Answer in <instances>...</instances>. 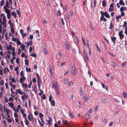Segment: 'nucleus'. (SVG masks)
I'll return each instance as SVG.
<instances>
[{
	"mask_svg": "<svg viewBox=\"0 0 127 127\" xmlns=\"http://www.w3.org/2000/svg\"><path fill=\"white\" fill-rule=\"evenodd\" d=\"M4 6H5V8H6L7 7L9 8V3L7 0H6L5 5Z\"/></svg>",
	"mask_w": 127,
	"mask_h": 127,
	"instance_id": "12",
	"label": "nucleus"
},
{
	"mask_svg": "<svg viewBox=\"0 0 127 127\" xmlns=\"http://www.w3.org/2000/svg\"><path fill=\"white\" fill-rule=\"evenodd\" d=\"M39 114V117L41 118H42L43 117V114L42 113H40Z\"/></svg>",
	"mask_w": 127,
	"mask_h": 127,
	"instance_id": "53",
	"label": "nucleus"
},
{
	"mask_svg": "<svg viewBox=\"0 0 127 127\" xmlns=\"http://www.w3.org/2000/svg\"><path fill=\"white\" fill-rule=\"evenodd\" d=\"M4 81L2 79L1 81V82L0 83V84H1V85L2 86L4 84Z\"/></svg>",
	"mask_w": 127,
	"mask_h": 127,
	"instance_id": "50",
	"label": "nucleus"
},
{
	"mask_svg": "<svg viewBox=\"0 0 127 127\" xmlns=\"http://www.w3.org/2000/svg\"><path fill=\"white\" fill-rule=\"evenodd\" d=\"M72 73L74 75H75L76 73V70L75 69V67L74 65H73L72 67Z\"/></svg>",
	"mask_w": 127,
	"mask_h": 127,
	"instance_id": "4",
	"label": "nucleus"
},
{
	"mask_svg": "<svg viewBox=\"0 0 127 127\" xmlns=\"http://www.w3.org/2000/svg\"><path fill=\"white\" fill-rule=\"evenodd\" d=\"M26 71L27 72H31V70L30 68H28L27 67H26Z\"/></svg>",
	"mask_w": 127,
	"mask_h": 127,
	"instance_id": "35",
	"label": "nucleus"
},
{
	"mask_svg": "<svg viewBox=\"0 0 127 127\" xmlns=\"http://www.w3.org/2000/svg\"><path fill=\"white\" fill-rule=\"evenodd\" d=\"M17 92L18 93L22 95L23 94V92L22 91H21L20 89H17Z\"/></svg>",
	"mask_w": 127,
	"mask_h": 127,
	"instance_id": "18",
	"label": "nucleus"
},
{
	"mask_svg": "<svg viewBox=\"0 0 127 127\" xmlns=\"http://www.w3.org/2000/svg\"><path fill=\"white\" fill-rule=\"evenodd\" d=\"M17 44L18 45H21V43L19 40H18L17 41Z\"/></svg>",
	"mask_w": 127,
	"mask_h": 127,
	"instance_id": "46",
	"label": "nucleus"
},
{
	"mask_svg": "<svg viewBox=\"0 0 127 127\" xmlns=\"http://www.w3.org/2000/svg\"><path fill=\"white\" fill-rule=\"evenodd\" d=\"M21 47L22 50H23L25 49V46L24 44H23L21 46Z\"/></svg>",
	"mask_w": 127,
	"mask_h": 127,
	"instance_id": "32",
	"label": "nucleus"
},
{
	"mask_svg": "<svg viewBox=\"0 0 127 127\" xmlns=\"http://www.w3.org/2000/svg\"><path fill=\"white\" fill-rule=\"evenodd\" d=\"M123 33V32L122 31H120L119 32V35L120 39H122L124 37V35L122 34Z\"/></svg>",
	"mask_w": 127,
	"mask_h": 127,
	"instance_id": "6",
	"label": "nucleus"
},
{
	"mask_svg": "<svg viewBox=\"0 0 127 127\" xmlns=\"http://www.w3.org/2000/svg\"><path fill=\"white\" fill-rule=\"evenodd\" d=\"M55 91L56 92L57 94L58 95H60V91H59V88L55 89Z\"/></svg>",
	"mask_w": 127,
	"mask_h": 127,
	"instance_id": "17",
	"label": "nucleus"
},
{
	"mask_svg": "<svg viewBox=\"0 0 127 127\" xmlns=\"http://www.w3.org/2000/svg\"><path fill=\"white\" fill-rule=\"evenodd\" d=\"M104 15L107 18H109L110 16L108 14L107 12H105L104 13Z\"/></svg>",
	"mask_w": 127,
	"mask_h": 127,
	"instance_id": "19",
	"label": "nucleus"
},
{
	"mask_svg": "<svg viewBox=\"0 0 127 127\" xmlns=\"http://www.w3.org/2000/svg\"><path fill=\"white\" fill-rule=\"evenodd\" d=\"M124 10L123 7H121L120 8V10L121 12H123Z\"/></svg>",
	"mask_w": 127,
	"mask_h": 127,
	"instance_id": "59",
	"label": "nucleus"
},
{
	"mask_svg": "<svg viewBox=\"0 0 127 127\" xmlns=\"http://www.w3.org/2000/svg\"><path fill=\"white\" fill-rule=\"evenodd\" d=\"M8 104L11 108H13L14 107V104L12 102H9Z\"/></svg>",
	"mask_w": 127,
	"mask_h": 127,
	"instance_id": "15",
	"label": "nucleus"
},
{
	"mask_svg": "<svg viewBox=\"0 0 127 127\" xmlns=\"http://www.w3.org/2000/svg\"><path fill=\"white\" fill-rule=\"evenodd\" d=\"M68 20H69L70 17L69 14L68 13H66L65 14Z\"/></svg>",
	"mask_w": 127,
	"mask_h": 127,
	"instance_id": "30",
	"label": "nucleus"
},
{
	"mask_svg": "<svg viewBox=\"0 0 127 127\" xmlns=\"http://www.w3.org/2000/svg\"><path fill=\"white\" fill-rule=\"evenodd\" d=\"M65 47L67 49H69L70 47V44L67 41H65Z\"/></svg>",
	"mask_w": 127,
	"mask_h": 127,
	"instance_id": "9",
	"label": "nucleus"
},
{
	"mask_svg": "<svg viewBox=\"0 0 127 127\" xmlns=\"http://www.w3.org/2000/svg\"><path fill=\"white\" fill-rule=\"evenodd\" d=\"M22 86L23 87H24L25 88H27L28 86L27 84H24V82L22 83Z\"/></svg>",
	"mask_w": 127,
	"mask_h": 127,
	"instance_id": "20",
	"label": "nucleus"
},
{
	"mask_svg": "<svg viewBox=\"0 0 127 127\" xmlns=\"http://www.w3.org/2000/svg\"><path fill=\"white\" fill-rule=\"evenodd\" d=\"M14 98L12 97H10L9 98V101H13Z\"/></svg>",
	"mask_w": 127,
	"mask_h": 127,
	"instance_id": "47",
	"label": "nucleus"
},
{
	"mask_svg": "<svg viewBox=\"0 0 127 127\" xmlns=\"http://www.w3.org/2000/svg\"><path fill=\"white\" fill-rule=\"evenodd\" d=\"M11 31L12 33L13 34H14V29H11Z\"/></svg>",
	"mask_w": 127,
	"mask_h": 127,
	"instance_id": "63",
	"label": "nucleus"
},
{
	"mask_svg": "<svg viewBox=\"0 0 127 127\" xmlns=\"http://www.w3.org/2000/svg\"><path fill=\"white\" fill-rule=\"evenodd\" d=\"M36 76L37 78V82L38 88H39L41 87V80L39 75L37 73Z\"/></svg>",
	"mask_w": 127,
	"mask_h": 127,
	"instance_id": "1",
	"label": "nucleus"
},
{
	"mask_svg": "<svg viewBox=\"0 0 127 127\" xmlns=\"http://www.w3.org/2000/svg\"><path fill=\"white\" fill-rule=\"evenodd\" d=\"M52 85L53 88L55 89L59 88L58 84L57 82H56L55 83L54 82L53 83Z\"/></svg>",
	"mask_w": 127,
	"mask_h": 127,
	"instance_id": "3",
	"label": "nucleus"
},
{
	"mask_svg": "<svg viewBox=\"0 0 127 127\" xmlns=\"http://www.w3.org/2000/svg\"><path fill=\"white\" fill-rule=\"evenodd\" d=\"M42 97L44 99H46V97L45 95L44 94L42 96Z\"/></svg>",
	"mask_w": 127,
	"mask_h": 127,
	"instance_id": "55",
	"label": "nucleus"
},
{
	"mask_svg": "<svg viewBox=\"0 0 127 127\" xmlns=\"http://www.w3.org/2000/svg\"><path fill=\"white\" fill-rule=\"evenodd\" d=\"M7 114H9V113H10V111L9 109H8V110H5V111Z\"/></svg>",
	"mask_w": 127,
	"mask_h": 127,
	"instance_id": "51",
	"label": "nucleus"
},
{
	"mask_svg": "<svg viewBox=\"0 0 127 127\" xmlns=\"http://www.w3.org/2000/svg\"><path fill=\"white\" fill-rule=\"evenodd\" d=\"M69 81V79H66L64 80V82L65 84H67L68 83Z\"/></svg>",
	"mask_w": 127,
	"mask_h": 127,
	"instance_id": "27",
	"label": "nucleus"
},
{
	"mask_svg": "<svg viewBox=\"0 0 127 127\" xmlns=\"http://www.w3.org/2000/svg\"><path fill=\"white\" fill-rule=\"evenodd\" d=\"M43 93V91L42 90H41L40 91V93H39V95H41Z\"/></svg>",
	"mask_w": 127,
	"mask_h": 127,
	"instance_id": "60",
	"label": "nucleus"
},
{
	"mask_svg": "<svg viewBox=\"0 0 127 127\" xmlns=\"http://www.w3.org/2000/svg\"><path fill=\"white\" fill-rule=\"evenodd\" d=\"M16 61L17 63L18 64L19 63V59L18 58H17L16 59Z\"/></svg>",
	"mask_w": 127,
	"mask_h": 127,
	"instance_id": "52",
	"label": "nucleus"
},
{
	"mask_svg": "<svg viewBox=\"0 0 127 127\" xmlns=\"http://www.w3.org/2000/svg\"><path fill=\"white\" fill-rule=\"evenodd\" d=\"M25 123L28 126L29 125V121L27 119V118H26L25 119Z\"/></svg>",
	"mask_w": 127,
	"mask_h": 127,
	"instance_id": "26",
	"label": "nucleus"
},
{
	"mask_svg": "<svg viewBox=\"0 0 127 127\" xmlns=\"http://www.w3.org/2000/svg\"><path fill=\"white\" fill-rule=\"evenodd\" d=\"M11 80L12 82L13 83H16V81L13 77H12L11 78Z\"/></svg>",
	"mask_w": 127,
	"mask_h": 127,
	"instance_id": "43",
	"label": "nucleus"
},
{
	"mask_svg": "<svg viewBox=\"0 0 127 127\" xmlns=\"http://www.w3.org/2000/svg\"><path fill=\"white\" fill-rule=\"evenodd\" d=\"M62 55V53L61 52H60L59 54L57 55V57L58 58H59Z\"/></svg>",
	"mask_w": 127,
	"mask_h": 127,
	"instance_id": "56",
	"label": "nucleus"
},
{
	"mask_svg": "<svg viewBox=\"0 0 127 127\" xmlns=\"http://www.w3.org/2000/svg\"><path fill=\"white\" fill-rule=\"evenodd\" d=\"M95 47L96 48V49L97 50H98L99 51H100V49L99 48L97 44H96V45Z\"/></svg>",
	"mask_w": 127,
	"mask_h": 127,
	"instance_id": "44",
	"label": "nucleus"
},
{
	"mask_svg": "<svg viewBox=\"0 0 127 127\" xmlns=\"http://www.w3.org/2000/svg\"><path fill=\"white\" fill-rule=\"evenodd\" d=\"M9 84L11 87H12L13 89H14L16 87V85L12 84L11 82H9Z\"/></svg>",
	"mask_w": 127,
	"mask_h": 127,
	"instance_id": "16",
	"label": "nucleus"
},
{
	"mask_svg": "<svg viewBox=\"0 0 127 127\" xmlns=\"http://www.w3.org/2000/svg\"><path fill=\"white\" fill-rule=\"evenodd\" d=\"M3 8L5 12L7 14H11V11L10 10L8 9L7 8H5V6L3 7Z\"/></svg>",
	"mask_w": 127,
	"mask_h": 127,
	"instance_id": "7",
	"label": "nucleus"
},
{
	"mask_svg": "<svg viewBox=\"0 0 127 127\" xmlns=\"http://www.w3.org/2000/svg\"><path fill=\"white\" fill-rule=\"evenodd\" d=\"M3 22H6V17L3 16Z\"/></svg>",
	"mask_w": 127,
	"mask_h": 127,
	"instance_id": "49",
	"label": "nucleus"
},
{
	"mask_svg": "<svg viewBox=\"0 0 127 127\" xmlns=\"http://www.w3.org/2000/svg\"><path fill=\"white\" fill-rule=\"evenodd\" d=\"M106 102V100L105 98L102 99L101 101V102L103 103H105Z\"/></svg>",
	"mask_w": 127,
	"mask_h": 127,
	"instance_id": "29",
	"label": "nucleus"
},
{
	"mask_svg": "<svg viewBox=\"0 0 127 127\" xmlns=\"http://www.w3.org/2000/svg\"><path fill=\"white\" fill-rule=\"evenodd\" d=\"M43 52L46 55L47 54H48V51L47 49H44L43 50Z\"/></svg>",
	"mask_w": 127,
	"mask_h": 127,
	"instance_id": "37",
	"label": "nucleus"
},
{
	"mask_svg": "<svg viewBox=\"0 0 127 127\" xmlns=\"http://www.w3.org/2000/svg\"><path fill=\"white\" fill-rule=\"evenodd\" d=\"M83 90L82 89H80L79 91V93L80 94V95H82L83 94Z\"/></svg>",
	"mask_w": 127,
	"mask_h": 127,
	"instance_id": "38",
	"label": "nucleus"
},
{
	"mask_svg": "<svg viewBox=\"0 0 127 127\" xmlns=\"http://www.w3.org/2000/svg\"><path fill=\"white\" fill-rule=\"evenodd\" d=\"M15 18H16V14L15 12H12L11 14Z\"/></svg>",
	"mask_w": 127,
	"mask_h": 127,
	"instance_id": "24",
	"label": "nucleus"
},
{
	"mask_svg": "<svg viewBox=\"0 0 127 127\" xmlns=\"http://www.w3.org/2000/svg\"><path fill=\"white\" fill-rule=\"evenodd\" d=\"M69 114L73 118L74 117V115L72 114V112H69Z\"/></svg>",
	"mask_w": 127,
	"mask_h": 127,
	"instance_id": "61",
	"label": "nucleus"
},
{
	"mask_svg": "<svg viewBox=\"0 0 127 127\" xmlns=\"http://www.w3.org/2000/svg\"><path fill=\"white\" fill-rule=\"evenodd\" d=\"M85 116L86 117V119L87 120H88L90 118V115L89 114L87 113L85 114Z\"/></svg>",
	"mask_w": 127,
	"mask_h": 127,
	"instance_id": "11",
	"label": "nucleus"
},
{
	"mask_svg": "<svg viewBox=\"0 0 127 127\" xmlns=\"http://www.w3.org/2000/svg\"><path fill=\"white\" fill-rule=\"evenodd\" d=\"M83 98L84 99L85 101H87L88 99V97L87 95H86L84 96Z\"/></svg>",
	"mask_w": 127,
	"mask_h": 127,
	"instance_id": "14",
	"label": "nucleus"
},
{
	"mask_svg": "<svg viewBox=\"0 0 127 127\" xmlns=\"http://www.w3.org/2000/svg\"><path fill=\"white\" fill-rule=\"evenodd\" d=\"M111 39L113 43L114 44H115V41L116 39V38L115 37H112V36L111 37Z\"/></svg>",
	"mask_w": 127,
	"mask_h": 127,
	"instance_id": "13",
	"label": "nucleus"
},
{
	"mask_svg": "<svg viewBox=\"0 0 127 127\" xmlns=\"http://www.w3.org/2000/svg\"><path fill=\"white\" fill-rule=\"evenodd\" d=\"M22 51H21L20 49V48H19L18 49V54L19 55H20V53Z\"/></svg>",
	"mask_w": 127,
	"mask_h": 127,
	"instance_id": "57",
	"label": "nucleus"
},
{
	"mask_svg": "<svg viewBox=\"0 0 127 127\" xmlns=\"http://www.w3.org/2000/svg\"><path fill=\"white\" fill-rule=\"evenodd\" d=\"M1 24L3 26V27L4 28H5L6 27V22H2V23H1Z\"/></svg>",
	"mask_w": 127,
	"mask_h": 127,
	"instance_id": "31",
	"label": "nucleus"
},
{
	"mask_svg": "<svg viewBox=\"0 0 127 127\" xmlns=\"http://www.w3.org/2000/svg\"><path fill=\"white\" fill-rule=\"evenodd\" d=\"M127 25V23L126 21H125L124 23V24L123 26L124 27H126V26Z\"/></svg>",
	"mask_w": 127,
	"mask_h": 127,
	"instance_id": "58",
	"label": "nucleus"
},
{
	"mask_svg": "<svg viewBox=\"0 0 127 127\" xmlns=\"http://www.w3.org/2000/svg\"><path fill=\"white\" fill-rule=\"evenodd\" d=\"M20 75L21 76L23 77H25L24 75V74L23 73V71H22L20 72Z\"/></svg>",
	"mask_w": 127,
	"mask_h": 127,
	"instance_id": "34",
	"label": "nucleus"
},
{
	"mask_svg": "<svg viewBox=\"0 0 127 127\" xmlns=\"http://www.w3.org/2000/svg\"><path fill=\"white\" fill-rule=\"evenodd\" d=\"M106 1L105 0H103L102 1V5L103 7H105L106 5Z\"/></svg>",
	"mask_w": 127,
	"mask_h": 127,
	"instance_id": "21",
	"label": "nucleus"
},
{
	"mask_svg": "<svg viewBox=\"0 0 127 127\" xmlns=\"http://www.w3.org/2000/svg\"><path fill=\"white\" fill-rule=\"evenodd\" d=\"M104 122L106 123L107 122V119L106 117H105L103 120Z\"/></svg>",
	"mask_w": 127,
	"mask_h": 127,
	"instance_id": "41",
	"label": "nucleus"
},
{
	"mask_svg": "<svg viewBox=\"0 0 127 127\" xmlns=\"http://www.w3.org/2000/svg\"><path fill=\"white\" fill-rule=\"evenodd\" d=\"M46 1V3L47 5H50L49 0H45Z\"/></svg>",
	"mask_w": 127,
	"mask_h": 127,
	"instance_id": "45",
	"label": "nucleus"
},
{
	"mask_svg": "<svg viewBox=\"0 0 127 127\" xmlns=\"http://www.w3.org/2000/svg\"><path fill=\"white\" fill-rule=\"evenodd\" d=\"M31 56L33 57H34L35 58H36V54L34 53H32L31 55Z\"/></svg>",
	"mask_w": 127,
	"mask_h": 127,
	"instance_id": "48",
	"label": "nucleus"
},
{
	"mask_svg": "<svg viewBox=\"0 0 127 127\" xmlns=\"http://www.w3.org/2000/svg\"><path fill=\"white\" fill-rule=\"evenodd\" d=\"M5 2L4 0H2L1 1L0 5L1 6H3Z\"/></svg>",
	"mask_w": 127,
	"mask_h": 127,
	"instance_id": "28",
	"label": "nucleus"
},
{
	"mask_svg": "<svg viewBox=\"0 0 127 127\" xmlns=\"http://www.w3.org/2000/svg\"><path fill=\"white\" fill-rule=\"evenodd\" d=\"M52 96L50 95L49 98V100L51 102V104L52 106H54L55 105V102L54 100H52Z\"/></svg>",
	"mask_w": 127,
	"mask_h": 127,
	"instance_id": "2",
	"label": "nucleus"
},
{
	"mask_svg": "<svg viewBox=\"0 0 127 127\" xmlns=\"http://www.w3.org/2000/svg\"><path fill=\"white\" fill-rule=\"evenodd\" d=\"M111 64L112 66H114V67H116L117 66V64L116 63L114 62H111Z\"/></svg>",
	"mask_w": 127,
	"mask_h": 127,
	"instance_id": "25",
	"label": "nucleus"
},
{
	"mask_svg": "<svg viewBox=\"0 0 127 127\" xmlns=\"http://www.w3.org/2000/svg\"><path fill=\"white\" fill-rule=\"evenodd\" d=\"M24 93L25 96H22L21 97L22 98V100L23 101L24 100H25V96L26 95L25 93L24 92Z\"/></svg>",
	"mask_w": 127,
	"mask_h": 127,
	"instance_id": "40",
	"label": "nucleus"
},
{
	"mask_svg": "<svg viewBox=\"0 0 127 127\" xmlns=\"http://www.w3.org/2000/svg\"><path fill=\"white\" fill-rule=\"evenodd\" d=\"M125 33L127 35V27H125Z\"/></svg>",
	"mask_w": 127,
	"mask_h": 127,
	"instance_id": "64",
	"label": "nucleus"
},
{
	"mask_svg": "<svg viewBox=\"0 0 127 127\" xmlns=\"http://www.w3.org/2000/svg\"><path fill=\"white\" fill-rule=\"evenodd\" d=\"M49 119L48 120L46 119V120L48 122L49 124V125H52L51 122L52 121V120L51 118L50 117H48Z\"/></svg>",
	"mask_w": 127,
	"mask_h": 127,
	"instance_id": "8",
	"label": "nucleus"
},
{
	"mask_svg": "<svg viewBox=\"0 0 127 127\" xmlns=\"http://www.w3.org/2000/svg\"><path fill=\"white\" fill-rule=\"evenodd\" d=\"M73 83L72 82H71L70 83H69L68 84V85L69 87H70L72 86L73 85Z\"/></svg>",
	"mask_w": 127,
	"mask_h": 127,
	"instance_id": "36",
	"label": "nucleus"
},
{
	"mask_svg": "<svg viewBox=\"0 0 127 127\" xmlns=\"http://www.w3.org/2000/svg\"><path fill=\"white\" fill-rule=\"evenodd\" d=\"M11 15L10 14H8L7 15V17L8 19H10L11 18Z\"/></svg>",
	"mask_w": 127,
	"mask_h": 127,
	"instance_id": "54",
	"label": "nucleus"
},
{
	"mask_svg": "<svg viewBox=\"0 0 127 127\" xmlns=\"http://www.w3.org/2000/svg\"><path fill=\"white\" fill-rule=\"evenodd\" d=\"M25 64L26 65H28L29 64V61L28 60H26L25 61Z\"/></svg>",
	"mask_w": 127,
	"mask_h": 127,
	"instance_id": "33",
	"label": "nucleus"
},
{
	"mask_svg": "<svg viewBox=\"0 0 127 127\" xmlns=\"http://www.w3.org/2000/svg\"><path fill=\"white\" fill-rule=\"evenodd\" d=\"M119 3L121 5H123V6L125 5V3L122 0H120L119 1Z\"/></svg>",
	"mask_w": 127,
	"mask_h": 127,
	"instance_id": "23",
	"label": "nucleus"
},
{
	"mask_svg": "<svg viewBox=\"0 0 127 127\" xmlns=\"http://www.w3.org/2000/svg\"><path fill=\"white\" fill-rule=\"evenodd\" d=\"M57 15L58 16H60L61 15V14L60 11H58V13H57Z\"/></svg>",
	"mask_w": 127,
	"mask_h": 127,
	"instance_id": "62",
	"label": "nucleus"
},
{
	"mask_svg": "<svg viewBox=\"0 0 127 127\" xmlns=\"http://www.w3.org/2000/svg\"><path fill=\"white\" fill-rule=\"evenodd\" d=\"M28 118L30 121H32V114L30 113L28 116Z\"/></svg>",
	"mask_w": 127,
	"mask_h": 127,
	"instance_id": "22",
	"label": "nucleus"
},
{
	"mask_svg": "<svg viewBox=\"0 0 127 127\" xmlns=\"http://www.w3.org/2000/svg\"><path fill=\"white\" fill-rule=\"evenodd\" d=\"M26 79V78L25 77H20V83H22L23 82V81L25 80Z\"/></svg>",
	"mask_w": 127,
	"mask_h": 127,
	"instance_id": "10",
	"label": "nucleus"
},
{
	"mask_svg": "<svg viewBox=\"0 0 127 127\" xmlns=\"http://www.w3.org/2000/svg\"><path fill=\"white\" fill-rule=\"evenodd\" d=\"M123 95L124 97L126 98L127 97V94L125 92H123Z\"/></svg>",
	"mask_w": 127,
	"mask_h": 127,
	"instance_id": "39",
	"label": "nucleus"
},
{
	"mask_svg": "<svg viewBox=\"0 0 127 127\" xmlns=\"http://www.w3.org/2000/svg\"><path fill=\"white\" fill-rule=\"evenodd\" d=\"M62 122L64 124L66 125L67 126H70V123L68 122L66 120H62Z\"/></svg>",
	"mask_w": 127,
	"mask_h": 127,
	"instance_id": "5",
	"label": "nucleus"
},
{
	"mask_svg": "<svg viewBox=\"0 0 127 127\" xmlns=\"http://www.w3.org/2000/svg\"><path fill=\"white\" fill-rule=\"evenodd\" d=\"M32 81L33 83H35L36 81V78L35 77L33 78L32 79Z\"/></svg>",
	"mask_w": 127,
	"mask_h": 127,
	"instance_id": "42",
	"label": "nucleus"
}]
</instances>
